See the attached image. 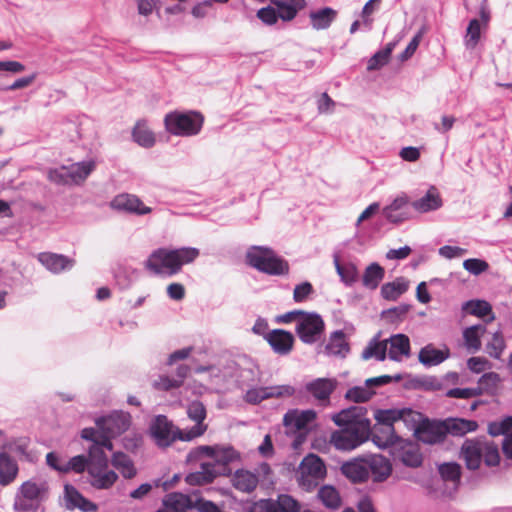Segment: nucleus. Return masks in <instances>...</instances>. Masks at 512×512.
Instances as JSON below:
<instances>
[{"mask_svg": "<svg viewBox=\"0 0 512 512\" xmlns=\"http://www.w3.org/2000/svg\"><path fill=\"white\" fill-rule=\"evenodd\" d=\"M442 204V199L438 189L431 186L425 195L412 203V207L420 213H427L439 209Z\"/></svg>", "mask_w": 512, "mask_h": 512, "instance_id": "26", "label": "nucleus"}, {"mask_svg": "<svg viewBox=\"0 0 512 512\" xmlns=\"http://www.w3.org/2000/svg\"><path fill=\"white\" fill-rule=\"evenodd\" d=\"M95 422L99 430L111 441V438L119 436L129 428L131 416L128 413L116 411L108 416L97 418Z\"/></svg>", "mask_w": 512, "mask_h": 512, "instance_id": "12", "label": "nucleus"}, {"mask_svg": "<svg viewBox=\"0 0 512 512\" xmlns=\"http://www.w3.org/2000/svg\"><path fill=\"white\" fill-rule=\"evenodd\" d=\"M154 389L158 391H170L180 387V379H175L167 375H159L152 383Z\"/></svg>", "mask_w": 512, "mask_h": 512, "instance_id": "59", "label": "nucleus"}, {"mask_svg": "<svg viewBox=\"0 0 512 512\" xmlns=\"http://www.w3.org/2000/svg\"><path fill=\"white\" fill-rule=\"evenodd\" d=\"M506 348L505 340L500 331L492 335L491 340L486 345L487 353L495 359H500Z\"/></svg>", "mask_w": 512, "mask_h": 512, "instance_id": "55", "label": "nucleus"}, {"mask_svg": "<svg viewBox=\"0 0 512 512\" xmlns=\"http://www.w3.org/2000/svg\"><path fill=\"white\" fill-rule=\"evenodd\" d=\"M179 431L164 415L156 416L150 425L151 436L159 447H167L179 439Z\"/></svg>", "mask_w": 512, "mask_h": 512, "instance_id": "14", "label": "nucleus"}, {"mask_svg": "<svg viewBox=\"0 0 512 512\" xmlns=\"http://www.w3.org/2000/svg\"><path fill=\"white\" fill-rule=\"evenodd\" d=\"M500 381V376L495 372H488L483 374L479 381H478V387L481 388V393L483 391H490L492 389H495Z\"/></svg>", "mask_w": 512, "mask_h": 512, "instance_id": "62", "label": "nucleus"}, {"mask_svg": "<svg viewBox=\"0 0 512 512\" xmlns=\"http://www.w3.org/2000/svg\"><path fill=\"white\" fill-rule=\"evenodd\" d=\"M275 252L266 246H252L246 253L247 263L262 272V268L265 267V263L272 260L271 257Z\"/></svg>", "mask_w": 512, "mask_h": 512, "instance_id": "28", "label": "nucleus"}, {"mask_svg": "<svg viewBox=\"0 0 512 512\" xmlns=\"http://www.w3.org/2000/svg\"><path fill=\"white\" fill-rule=\"evenodd\" d=\"M269 399H284L295 395L296 389L289 384L267 386Z\"/></svg>", "mask_w": 512, "mask_h": 512, "instance_id": "58", "label": "nucleus"}, {"mask_svg": "<svg viewBox=\"0 0 512 512\" xmlns=\"http://www.w3.org/2000/svg\"><path fill=\"white\" fill-rule=\"evenodd\" d=\"M337 387V381L333 378H317L305 384V390L321 405L330 402V396Z\"/></svg>", "mask_w": 512, "mask_h": 512, "instance_id": "17", "label": "nucleus"}, {"mask_svg": "<svg viewBox=\"0 0 512 512\" xmlns=\"http://www.w3.org/2000/svg\"><path fill=\"white\" fill-rule=\"evenodd\" d=\"M199 255V249L194 247L158 248L145 261V268L156 275L171 277L179 273L183 265L194 262Z\"/></svg>", "mask_w": 512, "mask_h": 512, "instance_id": "2", "label": "nucleus"}, {"mask_svg": "<svg viewBox=\"0 0 512 512\" xmlns=\"http://www.w3.org/2000/svg\"><path fill=\"white\" fill-rule=\"evenodd\" d=\"M366 413V408L352 406L334 414L332 420L339 427L359 430L361 425L365 432L371 433V422Z\"/></svg>", "mask_w": 512, "mask_h": 512, "instance_id": "11", "label": "nucleus"}, {"mask_svg": "<svg viewBox=\"0 0 512 512\" xmlns=\"http://www.w3.org/2000/svg\"><path fill=\"white\" fill-rule=\"evenodd\" d=\"M401 414L400 421H403L407 428L414 431L415 435L416 429L422 425L425 418L421 413L414 411L411 408H401Z\"/></svg>", "mask_w": 512, "mask_h": 512, "instance_id": "53", "label": "nucleus"}, {"mask_svg": "<svg viewBox=\"0 0 512 512\" xmlns=\"http://www.w3.org/2000/svg\"><path fill=\"white\" fill-rule=\"evenodd\" d=\"M209 458L200 464V470L186 476L190 485H204L211 483L218 476L231 473L229 464L240 459V454L230 445L198 446L188 454V460H201Z\"/></svg>", "mask_w": 512, "mask_h": 512, "instance_id": "1", "label": "nucleus"}, {"mask_svg": "<svg viewBox=\"0 0 512 512\" xmlns=\"http://www.w3.org/2000/svg\"><path fill=\"white\" fill-rule=\"evenodd\" d=\"M463 267L466 271H468L472 275H480L484 272H486L489 268V264L478 258H470L466 259L463 262Z\"/></svg>", "mask_w": 512, "mask_h": 512, "instance_id": "61", "label": "nucleus"}, {"mask_svg": "<svg viewBox=\"0 0 512 512\" xmlns=\"http://www.w3.org/2000/svg\"><path fill=\"white\" fill-rule=\"evenodd\" d=\"M450 356L448 347L437 349L432 344L423 347L418 355L419 362L426 367H432L441 364Z\"/></svg>", "mask_w": 512, "mask_h": 512, "instance_id": "25", "label": "nucleus"}, {"mask_svg": "<svg viewBox=\"0 0 512 512\" xmlns=\"http://www.w3.org/2000/svg\"><path fill=\"white\" fill-rule=\"evenodd\" d=\"M316 412L312 409L288 410L283 417V425L286 433L296 437L293 446L297 448L306 439L307 434L311 431L315 419Z\"/></svg>", "mask_w": 512, "mask_h": 512, "instance_id": "6", "label": "nucleus"}, {"mask_svg": "<svg viewBox=\"0 0 512 512\" xmlns=\"http://www.w3.org/2000/svg\"><path fill=\"white\" fill-rule=\"evenodd\" d=\"M415 436L424 443L435 444L444 440L445 433L441 425L425 419L422 425L416 429Z\"/></svg>", "mask_w": 512, "mask_h": 512, "instance_id": "24", "label": "nucleus"}, {"mask_svg": "<svg viewBox=\"0 0 512 512\" xmlns=\"http://www.w3.org/2000/svg\"><path fill=\"white\" fill-rule=\"evenodd\" d=\"M325 323L322 317L315 312H303L297 319L296 333L305 344H314L323 335Z\"/></svg>", "mask_w": 512, "mask_h": 512, "instance_id": "9", "label": "nucleus"}, {"mask_svg": "<svg viewBox=\"0 0 512 512\" xmlns=\"http://www.w3.org/2000/svg\"><path fill=\"white\" fill-rule=\"evenodd\" d=\"M409 282L404 278H397L393 282L385 283L381 287V295L387 300H396L408 290Z\"/></svg>", "mask_w": 512, "mask_h": 512, "instance_id": "40", "label": "nucleus"}, {"mask_svg": "<svg viewBox=\"0 0 512 512\" xmlns=\"http://www.w3.org/2000/svg\"><path fill=\"white\" fill-rule=\"evenodd\" d=\"M265 339L273 351L280 355L288 354L293 347L294 336L291 332L275 329L266 334Z\"/></svg>", "mask_w": 512, "mask_h": 512, "instance_id": "19", "label": "nucleus"}, {"mask_svg": "<svg viewBox=\"0 0 512 512\" xmlns=\"http://www.w3.org/2000/svg\"><path fill=\"white\" fill-rule=\"evenodd\" d=\"M401 409H378L374 413V418L378 425L386 427V432L389 437H392V429H394V423L400 421Z\"/></svg>", "mask_w": 512, "mask_h": 512, "instance_id": "35", "label": "nucleus"}, {"mask_svg": "<svg viewBox=\"0 0 512 512\" xmlns=\"http://www.w3.org/2000/svg\"><path fill=\"white\" fill-rule=\"evenodd\" d=\"M326 476L324 462L315 454H309L301 461L297 471V482L306 491L313 490Z\"/></svg>", "mask_w": 512, "mask_h": 512, "instance_id": "8", "label": "nucleus"}, {"mask_svg": "<svg viewBox=\"0 0 512 512\" xmlns=\"http://www.w3.org/2000/svg\"><path fill=\"white\" fill-rule=\"evenodd\" d=\"M163 504L171 512H185V509L190 507L191 501L187 495L182 493H170L164 499Z\"/></svg>", "mask_w": 512, "mask_h": 512, "instance_id": "46", "label": "nucleus"}, {"mask_svg": "<svg viewBox=\"0 0 512 512\" xmlns=\"http://www.w3.org/2000/svg\"><path fill=\"white\" fill-rule=\"evenodd\" d=\"M408 198L406 196H399L395 198L389 205L384 207V217L392 223H400L407 218L406 207Z\"/></svg>", "mask_w": 512, "mask_h": 512, "instance_id": "27", "label": "nucleus"}, {"mask_svg": "<svg viewBox=\"0 0 512 512\" xmlns=\"http://www.w3.org/2000/svg\"><path fill=\"white\" fill-rule=\"evenodd\" d=\"M65 501L68 509L79 508L84 512L96 510V505L85 499L73 486L65 485Z\"/></svg>", "mask_w": 512, "mask_h": 512, "instance_id": "30", "label": "nucleus"}, {"mask_svg": "<svg viewBox=\"0 0 512 512\" xmlns=\"http://www.w3.org/2000/svg\"><path fill=\"white\" fill-rule=\"evenodd\" d=\"M107 468L108 458L105 452H101L97 447L89 448L88 474L93 487L108 489L116 482L118 475Z\"/></svg>", "mask_w": 512, "mask_h": 512, "instance_id": "5", "label": "nucleus"}, {"mask_svg": "<svg viewBox=\"0 0 512 512\" xmlns=\"http://www.w3.org/2000/svg\"><path fill=\"white\" fill-rule=\"evenodd\" d=\"M387 355V341L372 340L362 352L363 359L375 358L378 361H383Z\"/></svg>", "mask_w": 512, "mask_h": 512, "instance_id": "49", "label": "nucleus"}, {"mask_svg": "<svg viewBox=\"0 0 512 512\" xmlns=\"http://www.w3.org/2000/svg\"><path fill=\"white\" fill-rule=\"evenodd\" d=\"M481 35V23L478 19H472L467 27L465 45L468 49H474Z\"/></svg>", "mask_w": 512, "mask_h": 512, "instance_id": "57", "label": "nucleus"}, {"mask_svg": "<svg viewBox=\"0 0 512 512\" xmlns=\"http://www.w3.org/2000/svg\"><path fill=\"white\" fill-rule=\"evenodd\" d=\"M257 17L267 25H273L277 22L279 15L275 6L261 8L257 12Z\"/></svg>", "mask_w": 512, "mask_h": 512, "instance_id": "64", "label": "nucleus"}, {"mask_svg": "<svg viewBox=\"0 0 512 512\" xmlns=\"http://www.w3.org/2000/svg\"><path fill=\"white\" fill-rule=\"evenodd\" d=\"M243 399L246 403L257 405L264 400H268V389L267 386H257L256 384H252L246 390Z\"/></svg>", "mask_w": 512, "mask_h": 512, "instance_id": "52", "label": "nucleus"}, {"mask_svg": "<svg viewBox=\"0 0 512 512\" xmlns=\"http://www.w3.org/2000/svg\"><path fill=\"white\" fill-rule=\"evenodd\" d=\"M260 370L253 363H247L245 366H240L237 374V382L241 387H249L259 381Z\"/></svg>", "mask_w": 512, "mask_h": 512, "instance_id": "41", "label": "nucleus"}, {"mask_svg": "<svg viewBox=\"0 0 512 512\" xmlns=\"http://www.w3.org/2000/svg\"><path fill=\"white\" fill-rule=\"evenodd\" d=\"M301 504L288 494H280L277 499H262L254 504L251 512H300Z\"/></svg>", "mask_w": 512, "mask_h": 512, "instance_id": "13", "label": "nucleus"}, {"mask_svg": "<svg viewBox=\"0 0 512 512\" xmlns=\"http://www.w3.org/2000/svg\"><path fill=\"white\" fill-rule=\"evenodd\" d=\"M89 465V456L85 455H77L72 457L69 461L65 462V473L69 471H74L76 473H81L88 470Z\"/></svg>", "mask_w": 512, "mask_h": 512, "instance_id": "60", "label": "nucleus"}, {"mask_svg": "<svg viewBox=\"0 0 512 512\" xmlns=\"http://www.w3.org/2000/svg\"><path fill=\"white\" fill-rule=\"evenodd\" d=\"M478 427L477 422L466 419H452L447 422L445 429L453 435H464L468 432L475 431Z\"/></svg>", "mask_w": 512, "mask_h": 512, "instance_id": "45", "label": "nucleus"}, {"mask_svg": "<svg viewBox=\"0 0 512 512\" xmlns=\"http://www.w3.org/2000/svg\"><path fill=\"white\" fill-rule=\"evenodd\" d=\"M336 16L337 11L330 7L320 8L309 13L311 25L315 30H324L329 28L332 22L336 19Z\"/></svg>", "mask_w": 512, "mask_h": 512, "instance_id": "34", "label": "nucleus"}, {"mask_svg": "<svg viewBox=\"0 0 512 512\" xmlns=\"http://www.w3.org/2000/svg\"><path fill=\"white\" fill-rule=\"evenodd\" d=\"M232 482L237 490L250 493L257 487L259 478L256 473L240 469L235 472Z\"/></svg>", "mask_w": 512, "mask_h": 512, "instance_id": "33", "label": "nucleus"}, {"mask_svg": "<svg viewBox=\"0 0 512 512\" xmlns=\"http://www.w3.org/2000/svg\"><path fill=\"white\" fill-rule=\"evenodd\" d=\"M375 392L369 386H355L347 390L345 398L355 403H363L372 398Z\"/></svg>", "mask_w": 512, "mask_h": 512, "instance_id": "54", "label": "nucleus"}, {"mask_svg": "<svg viewBox=\"0 0 512 512\" xmlns=\"http://www.w3.org/2000/svg\"><path fill=\"white\" fill-rule=\"evenodd\" d=\"M112 464L125 478L130 479L136 475V469L132 460L124 453H115L112 458Z\"/></svg>", "mask_w": 512, "mask_h": 512, "instance_id": "44", "label": "nucleus"}, {"mask_svg": "<svg viewBox=\"0 0 512 512\" xmlns=\"http://www.w3.org/2000/svg\"><path fill=\"white\" fill-rule=\"evenodd\" d=\"M462 309L471 315L481 318L491 315L487 322L494 320V315H492V307L488 302L484 300L467 301L462 305Z\"/></svg>", "mask_w": 512, "mask_h": 512, "instance_id": "43", "label": "nucleus"}, {"mask_svg": "<svg viewBox=\"0 0 512 512\" xmlns=\"http://www.w3.org/2000/svg\"><path fill=\"white\" fill-rule=\"evenodd\" d=\"M318 498L324 506L330 509H336L341 504V498L338 491L332 486H323L318 491Z\"/></svg>", "mask_w": 512, "mask_h": 512, "instance_id": "48", "label": "nucleus"}, {"mask_svg": "<svg viewBox=\"0 0 512 512\" xmlns=\"http://www.w3.org/2000/svg\"><path fill=\"white\" fill-rule=\"evenodd\" d=\"M384 274L385 271L379 264H370L364 271L362 278L363 285L371 290L376 289L384 278Z\"/></svg>", "mask_w": 512, "mask_h": 512, "instance_id": "42", "label": "nucleus"}, {"mask_svg": "<svg viewBox=\"0 0 512 512\" xmlns=\"http://www.w3.org/2000/svg\"><path fill=\"white\" fill-rule=\"evenodd\" d=\"M512 432V417L503 420L500 423H491L489 425V433L492 436L510 434Z\"/></svg>", "mask_w": 512, "mask_h": 512, "instance_id": "63", "label": "nucleus"}, {"mask_svg": "<svg viewBox=\"0 0 512 512\" xmlns=\"http://www.w3.org/2000/svg\"><path fill=\"white\" fill-rule=\"evenodd\" d=\"M398 436L395 434V430L392 429V437L390 439L388 433L386 432V427H375V431L372 434L373 443L379 447L380 449H386L392 445H394L398 441Z\"/></svg>", "mask_w": 512, "mask_h": 512, "instance_id": "51", "label": "nucleus"}, {"mask_svg": "<svg viewBox=\"0 0 512 512\" xmlns=\"http://www.w3.org/2000/svg\"><path fill=\"white\" fill-rule=\"evenodd\" d=\"M81 437L85 440H89L92 442L90 448L97 447L101 452H104V449L111 451L113 449L112 442L105 437L104 433L94 428H84L81 432Z\"/></svg>", "mask_w": 512, "mask_h": 512, "instance_id": "37", "label": "nucleus"}, {"mask_svg": "<svg viewBox=\"0 0 512 512\" xmlns=\"http://www.w3.org/2000/svg\"><path fill=\"white\" fill-rule=\"evenodd\" d=\"M18 473L16 461L7 453H0V484L5 486L11 483Z\"/></svg>", "mask_w": 512, "mask_h": 512, "instance_id": "36", "label": "nucleus"}, {"mask_svg": "<svg viewBox=\"0 0 512 512\" xmlns=\"http://www.w3.org/2000/svg\"><path fill=\"white\" fill-rule=\"evenodd\" d=\"M110 207L113 210L143 216L150 214L152 208L146 206L144 202L135 194L120 193L116 195L110 202Z\"/></svg>", "mask_w": 512, "mask_h": 512, "instance_id": "15", "label": "nucleus"}, {"mask_svg": "<svg viewBox=\"0 0 512 512\" xmlns=\"http://www.w3.org/2000/svg\"><path fill=\"white\" fill-rule=\"evenodd\" d=\"M369 476L372 475L374 482L385 481L392 472L389 460L381 455L374 454L366 457Z\"/></svg>", "mask_w": 512, "mask_h": 512, "instance_id": "20", "label": "nucleus"}, {"mask_svg": "<svg viewBox=\"0 0 512 512\" xmlns=\"http://www.w3.org/2000/svg\"><path fill=\"white\" fill-rule=\"evenodd\" d=\"M39 262L52 273L58 274L65 270H70L74 265V260L61 254L44 252L37 256Z\"/></svg>", "mask_w": 512, "mask_h": 512, "instance_id": "22", "label": "nucleus"}, {"mask_svg": "<svg viewBox=\"0 0 512 512\" xmlns=\"http://www.w3.org/2000/svg\"><path fill=\"white\" fill-rule=\"evenodd\" d=\"M133 140L144 148H150L155 144L154 133L148 128L144 120L136 123L132 131Z\"/></svg>", "mask_w": 512, "mask_h": 512, "instance_id": "39", "label": "nucleus"}, {"mask_svg": "<svg viewBox=\"0 0 512 512\" xmlns=\"http://www.w3.org/2000/svg\"><path fill=\"white\" fill-rule=\"evenodd\" d=\"M47 494L48 485L45 481L28 480L17 490L13 508L17 512H43L41 503L47 498Z\"/></svg>", "mask_w": 512, "mask_h": 512, "instance_id": "3", "label": "nucleus"}, {"mask_svg": "<svg viewBox=\"0 0 512 512\" xmlns=\"http://www.w3.org/2000/svg\"><path fill=\"white\" fill-rule=\"evenodd\" d=\"M439 473L444 481L451 482L456 487L460 482L461 466L455 462L443 463L439 466Z\"/></svg>", "mask_w": 512, "mask_h": 512, "instance_id": "50", "label": "nucleus"}, {"mask_svg": "<svg viewBox=\"0 0 512 512\" xmlns=\"http://www.w3.org/2000/svg\"><path fill=\"white\" fill-rule=\"evenodd\" d=\"M272 260H269L265 263V267L262 268V272L274 275L281 276L286 275L289 272V264L287 261L279 257L276 253L271 257Z\"/></svg>", "mask_w": 512, "mask_h": 512, "instance_id": "47", "label": "nucleus"}, {"mask_svg": "<svg viewBox=\"0 0 512 512\" xmlns=\"http://www.w3.org/2000/svg\"><path fill=\"white\" fill-rule=\"evenodd\" d=\"M370 432H365L360 425L359 430L342 428L331 433L330 443L339 451H352L369 440Z\"/></svg>", "mask_w": 512, "mask_h": 512, "instance_id": "10", "label": "nucleus"}, {"mask_svg": "<svg viewBox=\"0 0 512 512\" xmlns=\"http://www.w3.org/2000/svg\"><path fill=\"white\" fill-rule=\"evenodd\" d=\"M482 459L487 466H496L500 462L498 446L493 442L482 440Z\"/></svg>", "mask_w": 512, "mask_h": 512, "instance_id": "56", "label": "nucleus"}, {"mask_svg": "<svg viewBox=\"0 0 512 512\" xmlns=\"http://www.w3.org/2000/svg\"><path fill=\"white\" fill-rule=\"evenodd\" d=\"M334 265L341 281L346 286H352L359 279V271L354 263L341 264L338 257H334Z\"/></svg>", "mask_w": 512, "mask_h": 512, "instance_id": "38", "label": "nucleus"}, {"mask_svg": "<svg viewBox=\"0 0 512 512\" xmlns=\"http://www.w3.org/2000/svg\"><path fill=\"white\" fill-rule=\"evenodd\" d=\"M279 18L283 21H291L295 18L297 13L302 10L305 5V0H272Z\"/></svg>", "mask_w": 512, "mask_h": 512, "instance_id": "29", "label": "nucleus"}, {"mask_svg": "<svg viewBox=\"0 0 512 512\" xmlns=\"http://www.w3.org/2000/svg\"><path fill=\"white\" fill-rule=\"evenodd\" d=\"M482 439H468L461 447V458L465 461L466 467L476 470L482 462Z\"/></svg>", "mask_w": 512, "mask_h": 512, "instance_id": "18", "label": "nucleus"}, {"mask_svg": "<svg viewBox=\"0 0 512 512\" xmlns=\"http://www.w3.org/2000/svg\"><path fill=\"white\" fill-rule=\"evenodd\" d=\"M94 160L76 162L69 166H61L51 169L48 172V178L56 184H82L88 176L95 170Z\"/></svg>", "mask_w": 512, "mask_h": 512, "instance_id": "7", "label": "nucleus"}, {"mask_svg": "<svg viewBox=\"0 0 512 512\" xmlns=\"http://www.w3.org/2000/svg\"><path fill=\"white\" fill-rule=\"evenodd\" d=\"M486 332V326L482 324L472 325L463 330L462 336L466 349L472 353L478 352L481 347V337Z\"/></svg>", "mask_w": 512, "mask_h": 512, "instance_id": "31", "label": "nucleus"}, {"mask_svg": "<svg viewBox=\"0 0 512 512\" xmlns=\"http://www.w3.org/2000/svg\"><path fill=\"white\" fill-rule=\"evenodd\" d=\"M387 341V353L389 359L401 361L410 355V341L404 334L392 335Z\"/></svg>", "mask_w": 512, "mask_h": 512, "instance_id": "23", "label": "nucleus"}, {"mask_svg": "<svg viewBox=\"0 0 512 512\" xmlns=\"http://www.w3.org/2000/svg\"><path fill=\"white\" fill-rule=\"evenodd\" d=\"M341 471L353 483H363L369 478L366 457L355 458L343 463Z\"/></svg>", "mask_w": 512, "mask_h": 512, "instance_id": "21", "label": "nucleus"}, {"mask_svg": "<svg viewBox=\"0 0 512 512\" xmlns=\"http://www.w3.org/2000/svg\"><path fill=\"white\" fill-rule=\"evenodd\" d=\"M350 350L346 336L342 330L334 331L330 337L325 351L328 355L344 358Z\"/></svg>", "mask_w": 512, "mask_h": 512, "instance_id": "32", "label": "nucleus"}, {"mask_svg": "<svg viewBox=\"0 0 512 512\" xmlns=\"http://www.w3.org/2000/svg\"><path fill=\"white\" fill-rule=\"evenodd\" d=\"M188 417L195 421V425L189 430L179 431V439L182 441H190L203 435L207 426L203 423L206 418V409L199 401H193L187 408Z\"/></svg>", "mask_w": 512, "mask_h": 512, "instance_id": "16", "label": "nucleus"}, {"mask_svg": "<svg viewBox=\"0 0 512 512\" xmlns=\"http://www.w3.org/2000/svg\"><path fill=\"white\" fill-rule=\"evenodd\" d=\"M204 117L196 111H173L165 115L166 130L175 136L190 137L200 133Z\"/></svg>", "mask_w": 512, "mask_h": 512, "instance_id": "4", "label": "nucleus"}]
</instances>
